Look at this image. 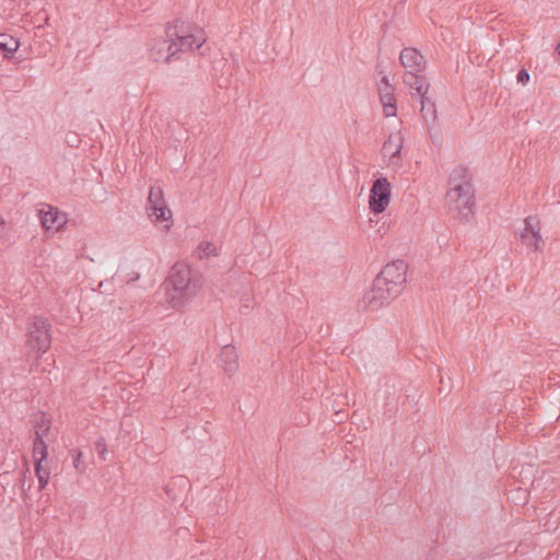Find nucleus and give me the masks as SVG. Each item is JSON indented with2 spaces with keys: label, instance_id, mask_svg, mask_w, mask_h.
<instances>
[{
  "label": "nucleus",
  "instance_id": "24",
  "mask_svg": "<svg viewBox=\"0 0 560 560\" xmlns=\"http://www.w3.org/2000/svg\"><path fill=\"white\" fill-rule=\"evenodd\" d=\"M382 104H395L396 100L394 96V92H389V90H386V93L380 95Z\"/></svg>",
  "mask_w": 560,
  "mask_h": 560
},
{
  "label": "nucleus",
  "instance_id": "7",
  "mask_svg": "<svg viewBox=\"0 0 560 560\" xmlns=\"http://www.w3.org/2000/svg\"><path fill=\"white\" fill-rule=\"evenodd\" d=\"M393 291L394 289L385 283H380L378 278H375L371 290L364 293L362 304L371 311L378 310L399 295V293H394Z\"/></svg>",
  "mask_w": 560,
  "mask_h": 560
},
{
  "label": "nucleus",
  "instance_id": "28",
  "mask_svg": "<svg viewBox=\"0 0 560 560\" xmlns=\"http://www.w3.org/2000/svg\"><path fill=\"white\" fill-rule=\"evenodd\" d=\"M139 278H140V273H138V272H131V273H130V277H129V279H128V281H129V282H131V281H137Z\"/></svg>",
  "mask_w": 560,
  "mask_h": 560
},
{
  "label": "nucleus",
  "instance_id": "26",
  "mask_svg": "<svg viewBox=\"0 0 560 560\" xmlns=\"http://www.w3.org/2000/svg\"><path fill=\"white\" fill-rule=\"evenodd\" d=\"M529 73L526 69H522L518 73H517V82L525 85L528 83L529 81Z\"/></svg>",
  "mask_w": 560,
  "mask_h": 560
},
{
  "label": "nucleus",
  "instance_id": "1",
  "mask_svg": "<svg viewBox=\"0 0 560 560\" xmlns=\"http://www.w3.org/2000/svg\"><path fill=\"white\" fill-rule=\"evenodd\" d=\"M202 287V280L191 268L183 262L175 264L164 284L165 301L173 308L189 303Z\"/></svg>",
  "mask_w": 560,
  "mask_h": 560
},
{
  "label": "nucleus",
  "instance_id": "10",
  "mask_svg": "<svg viewBox=\"0 0 560 560\" xmlns=\"http://www.w3.org/2000/svg\"><path fill=\"white\" fill-rule=\"evenodd\" d=\"M37 217L42 228L47 232L61 230L68 221L66 213L47 203L40 206L37 210Z\"/></svg>",
  "mask_w": 560,
  "mask_h": 560
},
{
  "label": "nucleus",
  "instance_id": "9",
  "mask_svg": "<svg viewBox=\"0 0 560 560\" xmlns=\"http://www.w3.org/2000/svg\"><path fill=\"white\" fill-rule=\"evenodd\" d=\"M390 183L385 177L374 180L369 198V206L372 212L382 213L390 201Z\"/></svg>",
  "mask_w": 560,
  "mask_h": 560
},
{
  "label": "nucleus",
  "instance_id": "5",
  "mask_svg": "<svg viewBox=\"0 0 560 560\" xmlns=\"http://www.w3.org/2000/svg\"><path fill=\"white\" fill-rule=\"evenodd\" d=\"M145 210L149 219L153 223H165L164 229H171L173 224L172 211L166 206V202L163 198V191L160 187L152 186L150 188Z\"/></svg>",
  "mask_w": 560,
  "mask_h": 560
},
{
  "label": "nucleus",
  "instance_id": "13",
  "mask_svg": "<svg viewBox=\"0 0 560 560\" xmlns=\"http://www.w3.org/2000/svg\"><path fill=\"white\" fill-rule=\"evenodd\" d=\"M219 368L229 376L238 370V354L231 345L224 346L218 357Z\"/></svg>",
  "mask_w": 560,
  "mask_h": 560
},
{
  "label": "nucleus",
  "instance_id": "30",
  "mask_svg": "<svg viewBox=\"0 0 560 560\" xmlns=\"http://www.w3.org/2000/svg\"><path fill=\"white\" fill-rule=\"evenodd\" d=\"M556 49H557L558 54L560 55V42L557 44V48Z\"/></svg>",
  "mask_w": 560,
  "mask_h": 560
},
{
  "label": "nucleus",
  "instance_id": "29",
  "mask_svg": "<svg viewBox=\"0 0 560 560\" xmlns=\"http://www.w3.org/2000/svg\"><path fill=\"white\" fill-rule=\"evenodd\" d=\"M517 492H520L523 495V499L526 500V493L524 491L518 490Z\"/></svg>",
  "mask_w": 560,
  "mask_h": 560
},
{
  "label": "nucleus",
  "instance_id": "2",
  "mask_svg": "<svg viewBox=\"0 0 560 560\" xmlns=\"http://www.w3.org/2000/svg\"><path fill=\"white\" fill-rule=\"evenodd\" d=\"M445 200L450 211L459 221H470L475 209V194L465 167H455L451 173Z\"/></svg>",
  "mask_w": 560,
  "mask_h": 560
},
{
  "label": "nucleus",
  "instance_id": "27",
  "mask_svg": "<svg viewBox=\"0 0 560 560\" xmlns=\"http://www.w3.org/2000/svg\"><path fill=\"white\" fill-rule=\"evenodd\" d=\"M96 448L101 455H104L106 452L104 440L101 439L96 442Z\"/></svg>",
  "mask_w": 560,
  "mask_h": 560
},
{
  "label": "nucleus",
  "instance_id": "16",
  "mask_svg": "<svg viewBox=\"0 0 560 560\" xmlns=\"http://www.w3.org/2000/svg\"><path fill=\"white\" fill-rule=\"evenodd\" d=\"M0 39H2L0 40V50L7 58H11L21 46L19 37H0Z\"/></svg>",
  "mask_w": 560,
  "mask_h": 560
},
{
  "label": "nucleus",
  "instance_id": "12",
  "mask_svg": "<svg viewBox=\"0 0 560 560\" xmlns=\"http://www.w3.org/2000/svg\"><path fill=\"white\" fill-rule=\"evenodd\" d=\"M420 71H407L404 74L402 81L410 89L411 93L415 92L421 97V110H425L427 93L429 91V83L424 75L418 74Z\"/></svg>",
  "mask_w": 560,
  "mask_h": 560
},
{
  "label": "nucleus",
  "instance_id": "3",
  "mask_svg": "<svg viewBox=\"0 0 560 560\" xmlns=\"http://www.w3.org/2000/svg\"><path fill=\"white\" fill-rule=\"evenodd\" d=\"M205 42V37H153L150 54L158 62H170L180 51L200 49Z\"/></svg>",
  "mask_w": 560,
  "mask_h": 560
},
{
  "label": "nucleus",
  "instance_id": "25",
  "mask_svg": "<svg viewBox=\"0 0 560 560\" xmlns=\"http://www.w3.org/2000/svg\"><path fill=\"white\" fill-rule=\"evenodd\" d=\"M396 104H385L383 105V113L385 117H394L396 116Z\"/></svg>",
  "mask_w": 560,
  "mask_h": 560
},
{
  "label": "nucleus",
  "instance_id": "22",
  "mask_svg": "<svg viewBox=\"0 0 560 560\" xmlns=\"http://www.w3.org/2000/svg\"><path fill=\"white\" fill-rule=\"evenodd\" d=\"M389 90V92H394V88L389 82V79L387 75H382L380 82H378V92L380 95L386 93V90Z\"/></svg>",
  "mask_w": 560,
  "mask_h": 560
},
{
  "label": "nucleus",
  "instance_id": "18",
  "mask_svg": "<svg viewBox=\"0 0 560 560\" xmlns=\"http://www.w3.org/2000/svg\"><path fill=\"white\" fill-rule=\"evenodd\" d=\"M217 255V247L211 242H201L195 250V256L198 259H206Z\"/></svg>",
  "mask_w": 560,
  "mask_h": 560
},
{
  "label": "nucleus",
  "instance_id": "11",
  "mask_svg": "<svg viewBox=\"0 0 560 560\" xmlns=\"http://www.w3.org/2000/svg\"><path fill=\"white\" fill-rule=\"evenodd\" d=\"M521 241L528 248L536 252L542 249L545 244L540 235V222L536 217H528L524 221V229L521 232Z\"/></svg>",
  "mask_w": 560,
  "mask_h": 560
},
{
  "label": "nucleus",
  "instance_id": "6",
  "mask_svg": "<svg viewBox=\"0 0 560 560\" xmlns=\"http://www.w3.org/2000/svg\"><path fill=\"white\" fill-rule=\"evenodd\" d=\"M407 264L402 259L387 264L378 273L380 283H385L394 289V293H400L406 282Z\"/></svg>",
  "mask_w": 560,
  "mask_h": 560
},
{
  "label": "nucleus",
  "instance_id": "31",
  "mask_svg": "<svg viewBox=\"0 0 560 560\" xmlns=\"http://www.w3.org/2000/svg\"><path fill=\"white\" fill-rule=\"evenodd\" d=\"M2 35H7V34H5V33H3V32H1V33H0V36H2Z\"/></svg>",
  "mask_w": 560,
  "mask_h": 560
},
{
  "label": "nucleus",
  "instance_id": "15",
  "mask_svg": "<svg viewBox=\"0 0 560 560\" xmlns=\"http://www.w3.org/2000/svg\"><path fill=\"white\" fill-rule=\"evenodd\" d=\"M199 32H201L199 26L183 19H176L168 22L165 26L166 35H197Z\"/></svg>",
  "mask_w": 560,
  "mask_h": 560
},
{
  "label": "nucleus",
  "instance_id": "19",
  "mask_svg": "<svg viewBox=\"0 0 560 560\" xmlns=\"http://www.w3.org/2000/svg\"><path fill=\"white\" fill-rule=\"evenodd\" d=\"M49 428H50L49 421L44 416H42L40 421L36 423L34 439L40 438L42 440H44V438L47 435V433L49 431Z\"/></svg>",
  "mask_w": 560,
  "mask_h": 560
},
{
  "label": "nucleus",
  "instance_id": "4",
  "mask_svg": "<svg viewBox=\"0 0 560 560\" xmlns=\"http://www.w3.org/2000/svg\"><path fill=\"white\" fill-rule=\"evenodd\" d=\"M49 327L48 320L42 316H33L28 319L26 346L30 350L35 351L38 357L46 353L50 348L51 337Z\"/></svg>",
  "mask_w": 560,
  "mask_h": 560
},
{
  "label": "nucleus",
  "instance_id": "20",
  "mask_svg": "<svg viewBox=\"0 0 560 560\" xmlns=\"http://www.w3.org/2000/svg\"><path fill=\"white\" fill-rule=\"evenodd\" d=\"M35 475L38 479L39 489L45 488L49 480V472L43 469L42 464L39 463L35 464Z\"/></svg>",
  "mask_w": 560,
  "mask_h": 560
},
{
  "label": "nucleus",
  "instance_id": "17",
  "mask_svg": "<svg viewBox=\"0 0 560 560\" xmlns=\"http://www.w3.org/2000/svg\"><path fill=\"white\" fill-rule=\"evenodd\" d=\"M47 445L40 438L34 439L33 442V457L36 463L42 464L47 458Z\"/></svg>",
  "mask_w": 560,
  "mask_h": 560
},
{
  "label": "nucleus",
  "instance_id": "8",
  "mask_svg": "<svg viewBox=\"0 0 560 560\" xmlns=\"http://www.w3.org/2000/svg\"><path fill=\"white\" fill-rule=\"evenodd\" d=\"M404 147V137L398 132H392L383 143L381 154L383 162L393 171H398L401 166V149Z\"/></svg>",
  "mask_w": 560,
  "mask_h": 560
},
{
  "label": "nucleus",
  "instance_id": "14",
  "mask_svg": "<svg viewBox=\"0 0 560 560\" xmlns=\"http://www.w3.org/2000/svg\"><path fill=\"white\" fill-rule=\"evenodd\" d=\"M399 59L407 71H422L425 67L424 57L416 48L402 49Z\"/></svg>",
  "mask_w": 560,
  "mask_h": 560
},
{
  "label": "nucleus",
  "instance_id": "23",
  "mask_svg": "<svg viewBox=\"0 0 560 560\" xmlns=\"http://www.w3.org/2000/svg\"><path fill=\"white\" fill-rule=\"evenodd\" d=\"M70 454L73 458V466L77 470H80L82 471L84 469V466H81V456H82V453L77 451V450H71L70 451Z\"/></svg>",
  "mask_w": 560,
  "mask_h": 560
},
{
  "label": "nucleus",
  "instance_id": "21",
  "mask_svg": "<svg viewBox=\"0 0 560 560\" xmlns=\"http://www.w3.org/2000/svg\"><path fill=\"white\" fill-rule=\"evenodd\" d=\"M422 116L423 118L427 120V121H434L436 119V110H435V107H434V104L431 103L429 101V98L427 97V102H425V110L422 112Z\"/></svg>",
  "mask_w": 560,
  "mask_h": 560
}]
</instances>
